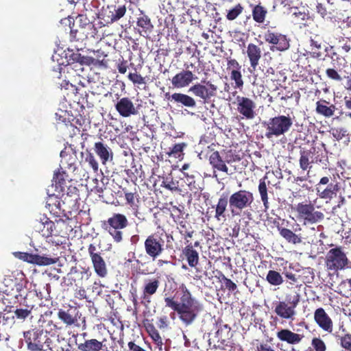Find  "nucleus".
Here are the masks:
<instances>
[{
	"label": "nucleus",
	"instance_id": "54",
	"mask_svg": "<svg viewBox=\"0 0 351 351\" xmlns=\"http://www.w3.org/2000/svg\"><path fill=\"white\" fill-rule=\"evenodd\" d=\"M143 325L145 327L146 331L149 334V337L151 335H155L158 332L156 327L153 324V320H150L149 319H144L143 321Z\"/></svg>",
	"mask_w": 351,
	"mask_h": 351
},
{
	"label": "nucleus",
	"instance_id": "32",
	"mask_svg": "<svg viewBox=\"0 0 351 351\" xmlns=\"http://www.w3.org/2000/svg\"><path fill=\"white\" fill-rule=\"evenodd\" d=\"M280 235L288 243L297 245L302 242V239L300 235L296 234L291 230L282 227L278 225L276 226Z\"/></svg>",
	"mask_w": 351,
	"mask_h": 351
},
{
	"label": "nucleus",
	"instance_id": "27",
	"mask_svg": "<svg viewBox=\"0 0 351 351\" xmlns=\"http://www.w3.org/2000/svg\"><path fill=\"white\" fill-rule=\"evenodd\" d=\"M336 110L335 104L324 99H320L315 103L316 113L325 118H330L334 116Z\"/></svg>",
	"mask_w": 351,
	"mask_h": 351
},
{
	"label": "nucleus",
	"instance_id": "51",
	"mask_svg": "<svg viewBox=\"0 0 351 351\" xmlns=\"http://www.w3.org/2000/svg\"><path fill=\"white\" fill-rule=\"evenodd\" d=\"M49 289H50V285L46 284L45 286L43 287L42 289H35L36 297L40 300H41L44 298L47 300L48 298H50V292L49 290Z\"/></svg>",
	"mask_w": 351,
	"mask_h": 351
},
{
	"label": "nucleus",
	"instance_id": "5",
	"mask_svg": "<svg viewBox=\"0 0 351 351\" xmlns=\"http://www.w3.org/2000/svg\"><path fill=\"white\" fill-rule=\"evenodd\" d=\"M263 125L265 128V137L271 139L287 133L293 125V120L289 115H278L263 122Z\"/></svg>",
	"mask_w": 351,
	"mask_h": 351
},
{
	"label": "nucleus",
	"instance_id": "35",
	"mask_svg": "<svg viewBox=\"0 0 351 351\" xmlns=\"http://www.w3.org/2000/svg\"><path fill=\"white\" fill-rule=\"evenodd\" d=\"M339 189H340V187H339L338 182H337L336 184L330 183L323 190H322V188H319V192H317V195L321 199H331L335 196H336V195H337V192L339 191Z\"/></svg>",
	"mask_w": 351,
	"mask_h": 351
},
{
	"label": "nucleus",
	"instance_id": "18",
	"mask_svg": "<svg viewBox=\"0 0 351 351\" xmlns=\"http://www.w3.org/2000/svg\"><path fill=\"white\" fill-rule=\"evenodd\" d=\"M237 110L247 119H252L255 117L254 109L256 104L251 99L238 95L236 98Z\"/></svg>",
	"mask_w": 351,
	"mask_h": 351
},
{
	"label": "nucleus",
	"instance_id": "61",
	"mask_svg": "<svg viewBox=\"0 0 351 351\" xmlns=\"http://www.w3.org/2000/svg\"><path fill=\"white\" fill-rule=\"evenodd\" d=\"M326 74L327 77L331 80L336 81H341L342 80V77L338 73L337 71L333 68L327 69L326 71Z\"/></svg>",
	"mask_w": 351,
	"mask_h": 351
},
{
	"label": "nucleus",
	"instance_id": "16",
	"mask_svg": "<svg viewBox=\"0 0 351 351\" xmlns=\"http://www.w3.org/2000/svg\"><path fill=\"white\" fill-rule=\"evenodd\" d=\"M232 334L231 333V328L227 324H219L217 330L215 332V338L217 339V347L221 350H226L228 348L232 347Z\"/></svg>",
	"mask_w": 351,
	"mask_h": 351
},
{
	"label": "nucleus",
	"instance_id": "1",
	"mask_svg": "<svg viewBox=\"0 0 351 351\" xmlns=\"http://www.w3.org/2000/svg\"><path fill=\"white\" fill-rule=\"evenodd\" d=\"M164 302L166 307L178 313L179 319L186 326L191 325L204 309L202 304L193 297L186 287H182L180 302L176 300L174 296L166 295Z\"/></svg>",
	"mask_w": 351,
	"mask_h": 351
},
{
	"label": "nucleus",
	"instance_id": "13",
	"mask_svg": "<svg viewBox=\"0 0 351 351\" xmlns=\"http://www.w3.org/2000/svg\"><path fill=\"white\" fill-rule=\"evenodd\" d=\"M126 12L125 5H110L104 8L100 14L99 19L106 24H111L122 18Z\"/></svg>",
	"mask_w": 351,
	"mask_h": 351
},
{
	"label": "nucleus",
	"instance_id": "59",
	"mask_svg": "<svg viewBox=\"0 0 351 351\" xmlns=\"http://www.w3.org/2000/svg\"><path fill=\"white\" fill-rule=\"evenodd\" d=\"M347 130L345 128H335L332 130V134L337 141L343 139L346 136Z\"/></svg>",
	"mask_w": 351,
	"mask_h": 351
},
{
	"label": "nucleus",
	"instance_id": "30",
	"mask_svg": "<svg viewBox=\"0 0 351 351\" xmlns=\"http://www.w3.org/2000/svg\"><path fill=\"white\" fill-rule=\"evenodd\" d=\"M246 53L250 60V66L255 70L262 57L261 49L254 43H250L247 47Z\"/></svg>",
	"mask_w": 351,
	"mask_h": 351
},
{
	"label": "nucleus",
	"instance_id": "26",
	"mask_svg": "<svg viewBox=\"0 0 351 351\" xmlns=\"http://www.w3.org/2000/svg\"><path fill=\"white\" fill-rule=\"evenodd\" d=\"M277 338L283 342L290 345L298 344L304 338L303 335L295 333L287 328H282L276 333Z\"/></svg>",
	"mask_w": 351,
	"mask_h": 351
},
{
	"label": "nucleus",
	"instance_id": "29",
	"mask_svg": "<svg viewBox=\"0 0 351 351\" xmlns=\"http://www.w3.org/2000/svg\"><path fill=\"white\" fill-rule=\"evenodd\" d=\"M95 153L99 157L101 163L106 165L113 158V152L110 147L103 142L99 141L94 144Z\"/></svg>",
	"mask_w": 351,
	"mask_h": 351
},
{
	"label": "nucleus",
	"instance_id": "6",
	"mask_svg": "<svg viewBox=\"0 0 351 351\" xmlns=\"http://www.w3.org/2000/svg\"><path fill=\"white\" fill-rule=\"evenodd\" d=\"M324 265L327 271L333 273H338L346 268L351 269V262L341 246H336L326 252Z\"/></svg>",
	"mask_w": 351,
	"mask_h": 351
},
{
	"label": "nucleus",
	"instance_id": "44",
	"mask_svg": "<svg viewBox=\"0 0 351 351\" xmlns=\"http://www.w3.org/2000/svg\"><path fill=\"white\" fill-rule=\"evenodd\" d=\"M310 46L312 49L311 56L314 58L320 59L322 56V53L320 51H313L314 49L319 50L322 49V43L320 40L316 39L315 38H311L310 39Z\"/></svg>",
	"mask_w": 351,
	"mask_h": 351
},
{
	"label": "nucleus",
	"instance_id": "15",
	"mask_svg": "<svg viewBox=\"0 0 351 351\" xmlns=\"http://www.w3.org/2000/svg\"><path fill=\"white\" fill-rule=\"evenodd\" d=\"M160 282L159 278H146L143 280L141 303L147 306L151 303V298L156 294L159 289Z\"/></svg>",
	"mask_w": 351,
	"mask_h": 351
},
{
	"label": "nucleus",
	"instance_id": "42",
	"mask_svg": "<svg viewBox=\"0 0 351 351\" xmlns=\"http://www.w3.org/2000/svg\"><path fill=\"white\" fill-rule=\"evenodd\" d=\"M187 146L186 143H180L175 144L172 147L169 148V151L166 152L168 156H173L176 158H178L180 156H184V149Z\"/></svg>",
	"mask_w": 351,
	"mask_h": 351
},
{
	"label": "nucleus",
	"instance_id": "53",
	"mask_svg": "<svg viewBox=\"0 0 351 351\" xmlns=\"http://www.w3.org/2000/svg\"><path fill=\"white\" fill-rule=\"evenodd\" d=\"M311 346L315 351H326V345L319 337H314L311 341Z\"/></svg>",
	"mask_w": 351,
	"mask_h": 351
},
{
	"label": "nucleus",
	"instance_id": "23",
	"mask_svg": "<svg viewBox=\"0 0 351 351\" xmlns=\"http://www.w3.org/2000/svg\"><path fill=\"white\" fill-rule=\"evenodd\" d=\"M197 77L189 70H182L174 75L171 84L174 88H181L188 86Z\"/></svg>",
	"mask_w": 351,
	"mask_h": 351
},
{
	"label": "nucleus",
	"instance_id": "34",
	"mask_svg": "<svg viewBox=\"0 0 351 351\" xmlns=\"http://www.w3.org/2000/svg\"><path fill=\"white\" fill-rule=\"evenodd\" d=\"M94 270L97 275L101 278H104L108 274V269L106 262L101 254H99L90 258Z\"/></svg>",
	"mask_w": 351,
	"mask_h": 351
},
{
	"label": "nucleus",
	"instance_id": "25",
	"mask_svg": "<svg viewBox=\"0 0 351 351\" xmlns=\"http://www.w3.org/2000/svg\"><path fill=\"white\" fill-rule=\"evenodd\" d=\"M165 96L167 100L173 101L177 104H181L182 106L191 108L196 106V101L194 98L184 93H175L170 95L169 93H166Z\"/></svg>",
	"mask_w": 351,
	"mask_h": 351
},
{
	"label": "nucleus",
	"instance_id": "63",
	"mask_svg": "<svg viewBox=\"0 0 351 351\" xmlns=\"http://www.w3.org/2000/svg\"><path fill=\"white\" fill-rule=\"evenodd\" d=\"M177 224L179 226L178 228L180 233H182L184 231L190 230L192 229L190 223L184 219L178 222Z\"/></svg>",
	"mask_w": 351,
	"mask_h": 351
},
{
	"label": "nucleus",
	"instance_id": "36",
	"mask_svg": "<svg viewBox=\"0 0 351 351\" xmlns=\"http://www.w3.org/2000/svg\"><path fill=\"white\" fill-rule=\"evenodd\" d=\"M267 176H264L259 180L258 186V193L261 196V201L263 204L265 211L267 210L269 208L268 189L266 184Z\"/></svg>",
	"mask_w": 351,
	"mask_h": 351
},
{
	"label": "nucleus",
	"instance_id": "17",
	"mask_svg": "<svg viewBox=\"0 0 351 351\" xmlns=\"http://www.w3.org/2000/svg\"><path fill=\"white\" fill-rule=\"evenodd\" d=\"M14 255L21 260L38 265H50L56 263L58 260V258L47 257L27 252H19L14 253Z\"/></svg>",
	"mask_w": 351,
	"mask_h": 351
},
{
	"label": "nucleus",
	"instance_id": "20",
	"mask_svg": "<svg viewBox=\"0 0 351 351\" xmlns=\"http://www.w3.org/2000/svg\"><path fill=\"white\" fill-rule=\"evenodd\" d=\"M314 320L324 331L332 333L333 330L332 320L323 308L319 307L315 311Z\"/></svg>",
	"mask_w": 351,
	"mask_h": 351
},
{
	"label": "nucleus",
	"instance_id": "12",
	"mask_svg": "<svg viewBox=\"0 0 351 351\" xmlns=\"http://www.w3.org/2000/svg\"><path fill=\"white\" fill-rule=\"evenodd\" d=\"M165 241L156 233L149 235L144 242L146 254L153 260L158 258L164 252Z\"/></svg>",
	"mask_w": 351,
	"mask_h": 351
},
{
	"label": "nucleus",
	"instance_id": "9",
	"mask_svg": "<svg viewBox=\"0 0 351 351\" xmlns=\"http://www.w3.org/2000/svg\"><path fill=\"white\" fill-rule=\"evenodd\" d=\"M295 210L298 218L304 220V224H313L322 221L324 218V213L321 211L315 210L314 205L311 202L308 204L304 202L298 203Z\"/></svg>",
	"mask_w": 351,
	"mask_h": 351
},
{
	"label": "nucleus",
	"instance_id": "46",
	"mask_svg": "<svg viewBox=\"0 0 351 351\" xmlns=\"http://www.w3.org/2000/svg\"><path fill=\"white\" fill-rule=\"evenodd\" d=\"M170 216L175 223H178L184 219V215L185 214L184 208H180L176 206H173L170 209Z\"/></svg>",
	"mask_w": 351,
	"mask_h": 351
},
{
	"label": "nucleus",
	"instance_id": "41",
	"mask_svg": "<svg viewBox=\"0 0 351 351\" xmlns=\"http://www.w3.org/2000/svg\"><path fill=\"white\" fill-rule=\"evenodd\" d=\"M266 280L273 286H279L283 283V278L281 274L275 270H269L268 271Z\"/></svg>",
	"mask_w": 351,
	"mask_h": 351
},
{
	"label": "nucleus",
	"instance_id": "47",
	"mask_svg": "<svg viewBox=\"0 0 351 351\" xmlns=\"http://www.w3.org/2000/svg\"><path fill=\"white\" fill-rule=\"evenodd\" d=\"M313 151L311 154H314V157L312 158L313 163L322 164L326 165L328 162V158L326 154H324L322 152H315V148L312 147Z\"/></svg>",
	"mask_w": 351,
	"mask_h": 351
},
{
	"label": "nucleus",
	"instance_id": "40",
	"mask_svg": "<svg viewBox=\"0 0 351 351\" xmlns=\"http://www.w3.org/2000/svg\"><path fill=\"white\" fill-rule=\"evenodd\" d=\"M136 23L137 26L142 28V32L145 34L150 33L153 30L154 25L151 22V19L147 15L143 13L137 18Z\"/></svg>",
	"mask_w": 351,
	"mask_h": 351
},
{
	"label": "nucleus",
	"instance_id": "11",
	"mask_svg": "<svg viewBox=\"0 0 351 351\" xmlns=\"http://www.w3.org/2000/svg\"><path fill=\"white\" fill-rule=\"evenodd\" d=\"M189 91L206 103L211 97L216 96L217 86L210 81L203 80L201 83H197L191 86Z\"/></svg>",
	"mask_w": 351,
	"mask_h": 351
},
{
	"label": "nucleus",
	"instance_id": "7",
	"mask_svg": "<svg viewBox=\"0 0 351 351\" xmlns=\"http://www.w3.org/2000/svg\"><path fill=\"white\" fill-rule=\"evenodd\" d=\"M300 300V295H287L285 300L278 301L274 304V312L280 319L293 321L296 315L295 308Z\"/></svg>",
	"mask_w": 351,
	"mask_h": 351
},
{
	"label": "nucleus",
	"instance_id": "14",
	"mask_svg": "<svg viewBox=\"0 0 351 351\" xmlns=\"http://www.w3.org/2000/svg\"><path fill=\"white\" fill-rule=\"evenodd\" d=\"M90 275L88 269L84 268L79 269L76 267H73L64 277V282L66 286L81 287L83 286L84 281L87 280Z\"/></svg>",
	"mask_w": 351,
	"mask_h": 351
},
{
	"label": "nucleus",
	"instance_id": "64",
	"mask_svg": "<svg viewBox=\"0 0 351 351\" xmlns=\"http://www.w3.org/2000/svg\"><path fill=\"white\" fill-rule=\"evenodd\" d=\"M223 280L226 286V288L229 291H234L237 289V285L232 282L230 279L226 278L225 276H223Z\"/></svg>",
	"mask_w": 351,
	"mask_h": 351
},
{
	"label": "nucleus",
	"instance_id": "56",
	"mask_svg": "<svg viewBox=\"0 0 351 351\" xmlns=\"http://www.w3.org/2000/svg\"><path fill=\"white\" fill-rule=\"evenodd\" d=\"M85 162H88V165L93 169L94 173H97L99 169V164L93 154L89 153L87 154Z\"/></svg>",
	"mask_w": 351,
	"mask_h": 351
},
{
	"label": "nucleus",
	"instance_id": "52",
	"mask_svg": "<svg viewBox=\"0 0 351 351\" xmlns=\"http://www.w3.org/2000/svg\"><path fill=\"white\" fill-rule=\"evenodd\" d=\"M161 186L171 191H176L179 190L178 182L174 181L172 178H166L164 180Z\"/></svg>",
	"mask_w": 351,
	"mask_h": 351
},
{
	"label": "nucleus",
	"instance_id": "8",
	"mask_svg": "<svg viewBox=\"0 0 351 351\" xmlns=\"http://www.w3.org/2000/svg\"><path fill=\"white\" fill-rule=\"evenodd\" d=\"M254 200V195L250 191L241 189L232 193L229 197V208L232 215H240L243 210L252 206Z\"/></svg>",
	"mask_w": 351,
	"mask_h": 351
},
{
	"label": "nucleus",
	"instance_id": "22",
	"mask_svg": "<svg viewBox=\"0 0 351 351\" xmlns=\"http://www.w3.org/2000/svg\"><path fill=\"white\" fill-rule=\"evenodd\" d=\"M60 168L61 170L65 169L73 172L76 169L77 161V154L73 149H66L60 152Z\"/></svg>",
	"mask_w": 351,
	"mask_h": 351
},
{
	"label": "nucleus",
	"instance_id": "62",
	"mask_svg": "<svg viewBox=\"0 0 351 351\" xmlns=\"http://www.w3.org/2000/svg\"><path fill=\"white\" fill-rule=\"evenodd\" d=\"M90 60H92L93 62H89V65L93 64L95 66H97L104 69H106L108 66V60H106L105 58L95 59L93 58H90Z\"/></svg>",
	"mask_w": 351,
	"mask_h": 351
},
{
	"label": "nucleus",
	"instance_id": "45",
	"mask_svg": "<svg viewBox=\"0 0 351 351\" xmlns=\"http://www.w3.org/2000/svg\"><path fill=\"white\" fill-rule=\"evenodd\" d=\"M244 8L241 3H237L232 8L227 12L226 19L228 21H233L236 19L243 11Z\"/></svg>",
	"mask_w": 351,
	"mask_h": 351
},
{
	"label": "nucleus",
	"instance_id": "58",
	"mask_svg": "<svg viewBox=\"0 0 351 351\" xmlns=\"http://www.w3.org/2000/svg\"><path fill=\"white\" fill-rule=\"evenodd\" d=\"M241 66L239 62L234 58H229L227 60V70L231 72L232 71H241Z\"/></svg>",
	"mask_w": 351,
	"mask_h": 351
},
{
	"label": "nucleus",
	"instance_id": "55",
	"mask_svg": "<svg viewBox=\"0 0 351 351\" xmlns=\"http://www.w3.org/2000/svg\"><path fill=\"white\" fill-rule=\"evenodd\" d=\"M333 61L335 62L332 63L334 68L338 69L339 72L341 71V69L343 68L348 66V62L346 61L345 58L342 56H337L336 58L333 60Z\"/></svg>",
	"mask_w": 351,
	"mask_h": 351
},
{
	"label": "nucleus",
	"instance_id": "2",
	"mask_svg": "<svg viewBox=\"0 0 351 351\" xmlns=\"http://www.w3.org/2000/svg\"><path fill=\"white\" fill-rule=\"evenodd\" d=\"M75 344L80 351H117L115 338L111 335H100L90 337L88 332H83L77 335Z\"/></svg>",
	"mask_w": 351,
	"mask_h": 351
},
{
	"label": "nucleus",
	"instance_id": "39",
	"mask_svg": "<svg viewBox=\"0 0 351 351\" xmlns=\"http://www.w3.org/2000/svg\"><path fill=\"white\" fill-rule=\"evenodd\" d=\"M312 153L311 150H301L300 152L299 165L302 171L310 170L312 168V160H310V156Z\"/></svg>",
	"mask_w": 351,
	"mask_h": 351
},
{
	"label": "nucleus",
	"instance_id": "33",
	"mask_svg": "<svg viewBox=\"0 0 351 351\" xmlns=\"http://www.w3.org/2000/svg\"><path fill=\"white\" fill-rule=\"evenodd\" d=\"M229 205V198L228 195L222 194L219 198L215 206V218L220 221L221 219L226 218V212Z\"/></svg>",
	"mask_w": 351,
	"mask_h": 351
},
{
	"label": "nucleus",
	"instance_id": "37",
	"mask_svg": "<svg viewBox=\"0 0 351 351\" xmlns=\"http://www.w3.org/2000/svg\"><path fill=\"white\" fill-rule=\"evenodd\" d=\"M267 14V10L261 3L253 6L252 16L253 20L259 24L263 23Z\"/></svg>",
	"mask_w": 351,
	"mask_h": 351
},
{
	"label": "nucleus",
	"instance_id": "60",
	"mask_svg": "<svg viewBox=\"0 0 351 351\" xmlns=\"http://www.w3.org/2000/svg\"><path fill=\"white\" fill-rule=\"evenodd\" d=\"M72 57L73 60L80 63L82 65L84 64L89 65V62H93L92 60H90V57L82 56L80 53H73Z\"/></svg>",
	"mask_w": 351,
	"mask_h": 351
},
{
	"label": "nucleus",
	"instance_id": "50",
	"mask_svg": "<svg viewBox=\"0 0 351 351\" xmlns=\"http://www.w3.org/2000/svg\"><path fill=\"white\" fill-rule=\"evenodd\" d=\"M339 345L346 351H351V333L339 336Z\"/></svg>",
	"mask_w": 351,
	"mask_h": 351
},
{
	"label": "nucleus",
	"instance_id": "3",
	"mask_svg": "<svg viewBox=\"0 0 351 351\" xmlns=\"http://www.w3.org/2000/svg\"><path fill=\"white\" fill-rule=\"evenodd\" d=\"M23 338L29 351H52L50 338L40 326H34L23 332Z\"/></svg>",
	"mask_w": 351,
	"mask_h": 351
},
{
	"label": "nucleus",
	"instance_id": "43",
	"mask_svg": "<svg viewBox=\"0 0 351 351\" xmlns=\"http://www.w3.org/2000/svg\"><path fill=\"white\" fill-rule=\"evenodd\" d=\"M25 302L27 306L26 308H16L14 311L15 315L18 319H25L31 313L32 310L34 308V305L28 303L27 297H25Z\"/></svg>",
	"mask_w": 351,
	"mask_h": 351
},
{
	"label": "nucleus",
	"instance_id": "24",
	"mask_svg": "<svg viewBox=\"0 0 351 351\" xmlns=\"http://www.w3.org/2000/svg\"><path fill=\"white\" fill-rule=\"evenodd\" d=\"M209 163L213 169V177L217 178L216 171H222L228 175H231L232 173H229V169L226 165V161L223 160L221 156L218 151H215L209 156ZM229 163V161L227 160Z\"/></svg>",
	"mask_w": 351,
	"mask_h": 351
},
{
	"label": "nucleus",
	"instance_id": "31",
	"mask_svg": "<svg viewBox=\"0 0 351 351\" xmlns=\"http://www.w3.org/2000/svg\"><path fill=\"white\" fill-rule=\"evenodd\" d=\"M66 170H61L60 168L54 173L53 177V185L56 188V191L58 192L64 193L66 191L65 187L67 180H71L69 175L66 172Z\"/></svg>",
	"mask_w": 351,
	"mask_h": 351
},
{
	"label": "nucleus",
	"instance_id": "49",
	"mask_svg": "<svg viewBox=\"0 0 351 351\" xmlns=\"http://www.w3.org/2000/svg\"><path fill=\"white\" fill-rule=\"evenodd\" d=\"M265 78L267 82L271 81L272 82H276V84H280V79L278 77L280 75V72H276L272 67H269L267 69L265 73Z\"/></svg>",
	"mask_w": 351,
	"mask_h": 351
},
{
	"label": "nucleus",
	"instance_id": "19",
	"mask_svg": "<svg viewBox=\"0 0 351 351\" xmlns=\"http://www.w3.org/2000/svg\"><path fill=\"white\" fill-rule=\"evenodd\" d=\"M34 228L45 238L58 235L55 223L47 217H43L39 221H36Z\"/></svg>",
	"mask_w": 351,
	"mask_h": 351
},
{
	"label": "nucleus",
	"instance_id": "28",
	"mask_svg": "<svg viewBox=\"0 0 351 351\" xmlns=\"http://www.w3.org/2000/svg\"><path fill=\"white\" fill-rule=\"evenodd\" d=\"M181 255L187 261L189 267H195L199 264V252L193 248L191 243L187 244L182 249Z\"/></svg>",
	"mask_w": 351,
	"mask_h": 351
},
{
	"label": "nucleus",
	"instance_id": "57",
	"mask_svg": "<svg viewBox=\"0 0 351 351\" xmlns=\"http://www.w3.org/2000/svg\"><path fill=\"white\" fill-rule=\"evenodd\" d=\"M128 77L134 84L141 85L145 84V78L137 73H130Z\"/></svg>",
	"mask_w": 351,
	"mask_h": 351
},
{
	"label": "nucleus",
	"instance_id": "21",
	"mask_svg": "<svg viewBox=\"0 0 351 351\" xmlns=\"http://www.w3.org/2000/svg\"><path fill=\"white\" fill-rule=\"evenodd\" d=\"M114 107L119 115L123 117H129L131 115H136L138 112L132 101L128 97H124L119 99L115 104Z\"/></svg>",
	"mask_w": 351,
	"mask_h": 351
},
{
	"label": "nucleus",
	"instance_id": "4",
	"mask_svg": "<svg viewBox=\"0 0 351 351\" xmlns=\"http://www.w3.org/2000/svg\"><path fill=\"white\" fill-rule=\"evenodd\" d=\"M130 225L129 221L124 214L119 213H112L107 220L101 221V228L108 232L115 243L123 241V230Z\"/></svg>",
	"mask_w": 351,
	"mask_h": 351
},
{
	"label": "nucleus",
	"instance_id": "38",
	"mask_svg": "<svg viewBox=\"0 0 351 351\" xmlns=\"http://www.w3.org/2000/svg\"><path fill=\"white\" fill-rule=\"evenodd\" d=\"M58 317L68 326L75 324L77 322V316L73 313L71 308L66 311L60 309L58 313Z\"/></svg>",
	"mask_w": 351,
	"mask_h": 351
},
{
	"label": "nucleus",
	"instance_id": "48",
	"mask_svg": "<svg viewBox=\"0 0 351 351\" xmlns=\"http://www.w3.org/2000/svg\"><path fill=\"white\" fill-rule=\"evenodd\" d=\"M230 80L235 83V88H242L244 84L241 71H232L230 72Z\"/></svg>",
	"mask_w": 351,
	"mask_h": 351
},
{
	"label": "nucleus",
	"instance_id": "10",
	"mask_svg": "<svg viewBox=\"0 0 351 351\" xmlns=\"http://www.w3.org/2000/svg\"><path fill=\"white\" fill-rule=\"evenodd\" d=\"M263 39L271 45L270 50L272 51H284L290 47L289 40L285 35L272 29H269L264 32Z\"/></svg>",
	"mask_w": 351,
	"mask_h": 351
}]
</instances>
